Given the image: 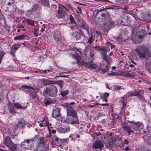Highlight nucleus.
Returning <instances> with one entry per match:
<instances>
[{"label": "nucleus", "instance_id": "nucleus-44", "mask_svg": "<svg viewBox=\"0 0 151 151\" xmlns=\"http://www.w3.org/2000/svg\"><path fill=\"white\" fill-rule=\"evenodd\" d=\"M121 88V86H114V91H117L118 90L120 89Z\"/></svg>", "mask_w": 151, "mask_h": 151}, {"label": "nucleus", "instance_id": "nucleus-33", "mask_svg": "<svg viewBox=\"0 0 151 151\" xmlns=\"http://www.w3.org/2000/svg\"><path fill=\"white\" fill-rule=\"evenodd\" d=\"M21 45V44H14L12 47V48L14 50H17L19 48L20 46Z\"/></svg>", "mask_w": 151, "mask_h": 151}, {"label": "nucleus", "instance_id": "nucleus-26", "mask_svg": "<svg viewBox=\"0 0 151 151\" xmlns=\"http://www.w3.org/2000/svg\"><path fill=\"white\" fill-rule=\"evenodd\" d=\"M109 95V93H105L102 95H100L101 98L103 99L106 102H107V99Z\"/></svg>", "mask_w": 151, "mask_h": 151}, {"label": "nucleus", "instance_id": "nucleus-18", "mask_svg": "<svg viewBox=\"0 0 151 151\" xmlns=\"http://www.w3.org/2000/svg\"><path fill=\"white\" fill-rule=\"evenodd\" d=\"M134 96H139L143 93V91L139 88L134 90Z\"/></svg>", "mask_w": 151, "mask_h": 151}, {"label": "nucleus", "instance_id": "nucleus-5", "mask_svg": "<svg viewBox=\"0 0 151 151\" xmlns=\"http://www.w3.org/2000/svg\"><path fill=\"white\" fill-rule=\"evenodd\" d=\"M85 60L93 62L94 55L92 51L87 47H86L83 49L82 54Z\"/></svg>", "mask_w": 151, "mask_h": 151}, {"label": "nucleus", "instance_id": "nucleus-37", "mask_svg": "<svg viewBox=\"0 0 151 151\" xmlns=\"http://www.w3.org/2000/svg\"><path fill=\"white\" fill-rule=\"evenodd\" d=\"M128 74L129 75V77H134L135 74L132 70L128 71Z\"/></svg>", "mask_w": 151, "mask_h": 151}, {"label": "nucleus", "instance_id": "nucleus-46", "mask_svg": "<svg viewBox=\"0 0 151 151\" xmlns=\"http://www.w3.org/2000/svg\"><path fill=\"white\" fill-rule=\"evenodd\" d=\"M30 95L32 96V98H33L34 99L37 96L36 93L35 91V90L34 91H33Z\"/></svg>", "mask_w": 151, "mask_h": 151}, {"label": "nucleus", "instance_id": "nucleus-39", "mask_svg": "<svg viewBox=\"0 0 151 151\" xmlns=\"http://www.w3.org/2000/svg\"><path fill=\"white\" fill-rule=\"evenodd\" d=\"M29 88V86H27L26 85H23L22 86H21L19 87V89H21L22 90H23L24 89H27Z\"/></svg>", "mask_w": 151, "mask_h": 151}, {"label": "nucleus", "instance_id": "nucleus-35", "mask_svg": "<svg viewBox=\"0 0 151 151\" xmlns=\"http://www.w3.org/2000/svg\"><path fill=\"white\" fill-rule=\"evenodd\" d=\"M127 96L126 95L124 96L122 99H121V101L122 102L123 104L124 103H126L127 102Z\"/></svg>", "mask_w": 151, "mask_h": 151}, {"label": "nucleus", "instance_id": "nucleus-52", "mask_svg": "<svg viewBox=\"0 0 151 151\" xmlns=\"http://www.w3.org/2000/svg\"><path fill=\"white\" fill-rule=\"evenodd\" d=\"M58 5H59L58 4L55 5L53 4L51 6V8L53 9V10H55L57 8L58 6Z\"/></svg>", "mask_w": 151, "mask_h": 151}, {"label": "nucleus", "instance_id": "nucleus-12", "mask_svg": "<svg viewBox=\"0 0 151 151\" xmlns=\"http://www.w3.org/2000/svg\"><path fill=\"white\" fill-rule=\"evenodd\" d=\"M104 17H106V19L105 22L104 23V26H107L108 28H109L112 24H114V23L112 22L109 21V15L108 14H104Z\"/></svg>", "mask_w": 151, "mask_h": 151}, {"label": "nucleus", "instance_id": "nucleus-53", "mask_svg": "<svg viewBox=\"0 0 151 151\" xmlns=\"http://www.w3.org/2000/svg\"><path fill=\"white\" fill-rule=\"evenodd\" d=\"M11 50L10 51V53L12 55H14L15 52L16 50L13 49L11 47Z\"/></svg>", "mask_w": 151, "mask_h": 151}, {"label": "nucleus", "instance_id": "nucleus-8", "mask_svg": "<svg viewBox=\"0 0 151 151\" xmlns=\"http://www.w3.org/2000/svg\"><path fill=\"white\" fill-rule=\"evenodd\" d=\"M70 130V127L68 124L59 126L57 129V131L60 133H66L69 132Z\"/></svg>", "mask_w": 151, "mask_h": 151}, {"label": "nucleus", "instance_id": "nucleus-25", "mask_svg": "<svg viewBox=\"0 0 151 151\" xmlns=\"http://www.w3.org/2000/svg\"><path fill=\"white\" fill-rule=\"evenodd\" d=\"M53 140L55 141L56 144L59 145L62 143V142L63 141L61 139H59L57 137H54L53 138Z\"/></svg>", "mask_w": 151, "mask_h": 151}, {"label": "nucleus", "instance_id": "nucleus-19", "mask_svg": "<svg viewBox=\"0 0 151 151\" xmlns=\"http://www.w3.org/2000/svg\"><path fill=\"white\" fill-rule=\"evenodd\" d=\"M9 110L10 113L12 114H15L16 112L14 110V108L13 106L11 104H9L8 106Z\"/></svg>", "mask_w": 151, "mask_h": 151}, {"label": "nucleus", "instance_id": "nucleus-10", "mask_svg": "<svg viewBox=\"0 0 151 151\" xmlns=\"http://www.w3.org/2000/svg\"><path fill=\"white\" fill-rule=\"evenodd\" d=\"M104 146V143L100 140H97L93 143V148L95 150L99 149L101 150Z\"/></svg>", "mask_w": 151, "mask_h": 151}, {"label": "nucleus", "instance_id": "nucleus-20", "mask_svg": "<svg viewBox=\"0 0 151 151\" xmlns=\"http://www.w3.org/2000/svg\"><path fill=\"white\" fill-rule=\"evenodd\" d=\"M8 147H9L8 150L11 151H16L17 149V145L13 142Z\"/></svg>", "mask_w": 151, "mask_h": 151}, {"label": "nucleus", "instance_id": "nucleus-54", "mask_svg": "<svg viewBox=\"0 0 151 151\" xmlns=\"http://www.w3.org/2000/svg\"><path fill=\"white\" fill-rule=\"evenodd\" d=\"M105 116V114H103L102 113H99L98 115L97 116V118H99L101 117L102 116Z\"/></svg>", "mask_w": 151, "mask_h": 151}, {"label": "nucleus", "instance_id": "nucleus-51", "mask_svg": "<svg viewBox=\"0 0 151 151\" xmlns=\"http://www.w3.org/2000/svg\"><path fill=\"white\" fill-rule=\"evenodd\" d=\"M24 123V120L22 119H21L17 123L19 124H22Z\"/></svg>", "mask_w": 151, "mask_h": 151}, {"label": "nucleus", "instance_id": "nucleus-57", "mask_svg": "<svg viewBox=\"0 0 151 151\" xmlns=\"http://www.w3.org/2000/svg\"><path fill=\"white\" fill-rule=\"evenodd\" d=\"M127 96H134V91L133 92H132L129 93H128L127 94Z\"/></svg>", "mask_w": 151, "mask_h": 151}, {"label": "nucleus", "instance_id": "nucleus-64", "mask_svg": "<svg viewBox=\"0 0 151 151\" xmlns=\"http://www.w3.org/2000/svg\"><path fill=\"white\" fill-rule=\"evenodd\" d=\"M13 0H11L10 2H8L7 4L9 6H10L13 3Z\"/></svg>", "mask_w": 151, "mask_h": 151}, {"label": "nucleus", "instance_id": "nucleus-29", "mask_svg": "<svg viewBox=\"0 0 151 151\" xmlns=\"http://www.w3.org/2000/svg\"><path fill=\"white\" fill-rule=\"evenodd\" d=\"M41 3L42 5L47 7L49 6L48 0H41Z\"/></svg>", "mask_w": 151, "mask_h": 151}, {"label": "nucleus", "instance_id": "nucleus-48", "mask_svg": "<svg viewBox=\"0 0 151 151\" xmlns=\"http://www.w3.org/2000/svg\"><path fill=\"white\" fill-rule=\"evenodd\" d=\"M30 142V140L29 139L27 140L26 142L24 141L21 144L22 145H24L25 146H27Z\"/></svg>", "mask_w": 151, "mask_h": 151}, {"label": "nucleus", "instance_id": "nucleus-23", "mask_svg": "<svg viewBox=\"0 0 151 151\" xmlns=\"http://www.w3.org/2000/svg\"><path fill=\"white\" fill-rule=\"evenodd\" d=\"M73 35L75 37L77 40L80 39L81 37V34L77 31H75L73 33Z\"/></svg>", "mask_w": 151, "mask_h": 151}, {"label": "nucleus", "instance_id": "nucleus-40", "mask_svg": "<svg viewBox=\"0 0 151 151\" xmlns=\"http://www.w3.org/2000/svg\"><path fill=\"white\" fill-rule=\"evenodd\" d=\"M93 36L91 35L88 38L87 42L89 44H91L93 40Z\"/></svg>", "mask_w": 151, "mask_h": 151}, {"label": "nucleus", "instance_id": "nucleus-16", "mask_svg": "<svg viewBox=\"0 0 151 151\" xmlns=\"http://www.w3.org/2000/svg\"><path fill=\"white\" fill-rule=\"evenodd\" d=\"M102 58L106 61L108 64H110L111 63L112 60L111 57L107 55L105 53H102Z\"/></svg>", "mask_w": 151, "mask_h": 151}, {"label": "nucleus", "instance_id": "nucleus-41", "mask_svg": "<svg viewBox=\"0 0 151 151\" xmlns=\"http://www.w3.org/2000/svg\"><path fill=\"white\" fill-rule=\"evenodd\" d=\"M29 93L30 94L35 91V89L29 86V88H28L27 90Z\"/></svg>", "mask_w": 151, "mask_h": 151}, {"label": "nucleus", "instance_id": "nucleus-38", "mask_svg": "<svg viewBox=\"0 0 151 151\" xmlns=\"http://www.w3.org/2000/svg\"><path fill=\"white\" fill-rule=\"evenodd\" d=\"M122 75L125 77H129V75L128 73V71H124L122 72Z\"/></svg>", "mask_w": 151, "mask_h": 151}, {"label": "nucleus", "instance_id": "nucleus-45", "mask_svg": "<svg viewBox=\"0 0 151 151\" xmlns=\"http://www.w3.org/2000/svg\"><path fill=\"white\" fill-rule=\"evenodd\" d=\"M93 134L94 137L97 138H98V137L101 134V133L100 132H96L94 133Z\"/></svg>", "mask_w": 151, "mask_h": 151}, {"label": "nucleus", "instance_id": "nucleus-21", "mask_svg": "<svg viewBox=\"0 0 151 151\" xmlns=\"http://www.w3.org/2000/svg\"><path fill=\"white\" fill-rule=\"evenodd\" d=\"M42 7L39 5L36 4L34 5L32 9V10L33 12H37L41 10Z\"/></svg>", "mask_w": 151, "mask_h": 151}, {"label": "nucleus", "instance_id": "nucleus-30", "mask_svg": "<svg viewBox=\"0 0 151 151\" xmlns=\"http://www.w3.org/2000/svg\"><path fill=\"white\" fill-rule=\"evenodd\" d=\"M26 21L28 24L32 26H34L35 25V21L34 20H32L30 19H28L26 20Z\"/></svg>", "mask_w": 151, "mask_h": 151}, {"label": "nucleus", "instance_id": "nucleus-31", "mask_svg": "<svg viewBox=\"0 0 151 151\" xmlns=\"http://www.w3.org/2000/svg\"><path fill=\"white\" fill-rule=\"evenodd\" d=\"M70 21L72 24H74L75 26H76L77 25V24L76 22H75L74 19L73 17L71 15H70Z\"/></svg>", "mask_w": 151, "mask_h": 151}, {"label": "nucleus", "instance_id": "nucleus-32", "mask_svg": "<svg viewBox=\"0 0 151 151\" xmlns=\"http://www.w3.org/2000/svg\"><path fill=\"white\" fill-rule=\"evenodd\" d=\"M150 14L149 13H148L145 14L144 13H142L141 14V16L142 17L145 19H147L149 17Z\"/></svg>", "mask_w": 151, "mask_h": 151}, {"label": "nucleus", "instance_id": "nucleus-4", "mask_svg": "<svg viewBox=\"0 0 151 151\" xmlns=\"http://www.w3.org/2000/svg\"><path fill=\"white\" fill-rule=\"evenodd\" d=\"M58 92L56 87L54 85H51L47 87L43 91V94L44 96H49L51 97H54L56 95Z\"/></svg>", "mask_w": 151, "mask_h": 151}, {"label": "nucleus", "instance_id": "nucleus-6", "mask_svg": "<svg viewBox=\"0 0 151 151\" xmlns=\"http://www.w3.org/2000/svg\"><path fill=\"white\" fill-rule=\"evenodd\" d=\"M68 10L65 6L58 5V10L56 15L59 18H64L66 14V11Z\"/></svg>", "mask_w": 151, "mask_h": 151}, {"label": "nucleus", "instance_id": "nucleus-55", "mask_svg": "<svg viewBox=\"0 0 151 151\" xmlns=\"http://www.w3.org/2000/svg\"><path fill=\"white\" fill-rule=\"evenodd\" d=\"M48 120L47 119H46L45 121H44V123H43L44 124V126H46V125H48L49 124Z\"/></svg>", "mask_w": 151, "mask_h": 151}, {"label": "nucleus", "instance_id": "nucleus-43", "mask_svg": "<svg viewBox=\"0 0 151 151\" xmlns=\"http://www.w3.org/2000/svg\"><path fill=\"white\" fill-rule=\"evenodd\" d=\"M147 142L148 145H151V136H149L147 137Z\"/></svg>", "mask_w": 151, "mask_h": 151}, {"label": "nucleus", "instance_id": "nucleus-11", "mask_svg": "<svg viewBox=\"0 0 151 151\" xmlns=\"http://www.w3.org/2000/svg\"><path fill=\"white\" fill-rule=\"evenodd\" d=\"M60 108H56L55 109L53 110L52 114V116L55 118L59 117L60 116Z\"/></svg>", "mask_w": 151, "mask_h": 151}, {"label": "nucleus", "instance_id": "nucleus-42", "mask_svg": "<svg viewBox=\"0 0 151 151\" xmlns=\"http://www.w3.org/2000/svg\"><path fill=\"white\" fill-rule=\"evenodd\" d=\"M94 48L96 50L100 52L101 51V46L96 45L94 47Z\"/></svg>", "mask_w": 151, "mask_h": 151}, {"label": "nucleus", "instance_id": "nucleus-27", "mask_svg": "<svg viewBox=\"0 0 151 151\" xmlns=\"http://www.w3.org/2000/svg\"><path fill=\"white\" fill-rule=\"evenodd\" d=\"M128 17L126 16H124L122 18V20L121 21V22H124V23L122 24L124 25H127L128 21Z\"/></svg>", "mask_w": 151, "mask_h": 151}, {"label": "nucleus", "instance_id": "nucleus-3", "mask_svg": "<svg viewBox=\"0 0 151 151\" xmlns=\"http://www.w3.org/2000/svg\"><path fill=\"white\" fill-rule=\"evenodd\" d=\"M71 55L73 58L77 60V63L79 64H81V65L85 64L86 68H89L92 69H94L96 68L97 66L96 65L92 64L91 63L92 62L90 61V62H87L85 63L83 61H82L81 63V58L80 56L78 53H76L74 54H72Z\"/></svg>", "mask_w": 151, "mask_h": 151}, {"label": "nucleus", "instance_id": "nucleus-58", "mask_svg": "<svg viewBox=\"0 0 151 151\" xmlns=\"http://www.w3.org/2000/svg\"><path fill=\"white\" fill-rule=\"evenodd\" d=\"M67 6L69 9H70L71 10H73V7L72 6V5L69 4H66Z\"/></svg>", "mask_w": 151, "mask_h": 151}, {"label": "nucleus", "instance_id": "nucleus-49", "mask_svg": "<svg viewBox=\"0 0 151 151\" xmlns=\"http://www.w3.org/2000/svg\"><path fill=\"white\" fill-rule=\"evenodd\" d=\"M101 122L104 126H106L108 124L107 121L104 119H102L101 121Z\"/></svg>", "mask_w": 151, "mask_h": 151}, {"label": "nucleus", "instance_id": "nucleus-47", "mask_svg": "<svg viewBox=\"0 0 151 151\" xmlns=\"http://www.w3.org/2000/svg\"><path fill=\"white\" fill-rule=\"evenodd\" d=\"M63 81L60 80L57 82V84L60 86V88H61L63 86Z\"/></svg>", "mask_w": 151, "mask_h": 151}, {"label": "nucleus", "instance_id": "nucleus-50", "mask_svg": "<svg viewBox=\"0 0 151 151\" xmlns=\"http://www.w3.org/2000/svg\"><path fill=\"white\" fill-rule=\"evenodd\" d=\"M47 72V70H39V73L40 74H45Z\"/></svg>", "mask_w": 151, "mask_h": 151}, {"label": "nucleus", "instance_id": "nucleus-17", "mask_svg": "<svg viewBox=\"0 0 151 151\" xmlns=\"http://www.w3.org/2000/svg\"><path fill=\"white\" fill-rule=\"evenodd\" d=\"M4 143L5 145L8 147L10 146V145L12 144L13 142L11 139L10 137L7 136L6 137Z\"/></svg>", "mask_w": 151, "mask_h": 151}, {"label": "nucleus", "instance_id": "nucleus-9", "mask_svg": "<svg viewBox=\"0 0 151 151\" xmlns=\"http://www.w3.org/2000/svg\"><path fill=\"white\" fill-rule=\"evenodd\" d=\"M67 116H78L76 111L73 109V108L70 106L69 105L66 107Z\"/></svg>", "mask_w": 151, "mask_h": 151}, {"label": "nucleus", "instance_id": "nucleus-22", "mask_svg": "<svg viewBox=\"0 0 151 151\" xmlns=\"http://www.w3.org/2000/svg\"><path fill=\"white\" fill-rule=\"evenodd\" d=\"M14 104V106L17 109H24L27 108V106H23L19 103H15Z\"/></svg>", "mask_w": 151, "mask_h": 151}, {"label": "nucleus", "instance_id": "nucleus-24", "mask_svg": "<svg viewBox=\"0 0 151 151\" xmlns=\"http://www.w3.org/2000/svg\"><path fill=\"white\" fill-rule=\"evenodd\" d=\"M109 48L108 47L101 46V51H102V52H101V54L102 55V53H105L108 51H109Z\"/></svg>", "mask_w": 151, "mask_h": 151}, {"label": "nucleus", "instance_id": "nucleus-36", "mask_svg": "<svg viewBox=\"0 0 151 151\" xmlns=\"http://www.w3.org/2000/svg\"><path fill=\"white\" fill-rule=\"evenodd\" d=\"M68 92L69 91L68 90H66L64 91L61 92L60 94L62 96H64L68 93Z\"/></svg>", "mask_w": 151, "mask_h": 151}, {"label": "nucleus", "instance_id": "nucleus-7", "mask_svg": "<svg viewBox=\"0 0 151 151\" xmlns=\"http://www.w3.org/2000/svg\"><path fill=\"white\" fill-rule=\"evenodd\" d=\"M64 122L72 124H80L78 116L74 117L68 116L64 121Z\"/></svg>", "mask_w": 151, "mask_h": 151}, {"label": "nucleus", "instance_id": "nucleus-15", "mask_svg": "<svg viewBox=\"0 0 151 151\" xmlns=\"http://www.w3.org/2000/svg\"><path fill=\"white\" fill-rule=\"evenodd\" d=\"M98 70L101 71L102 73H104L107 72V71L109 70V69L107 66H105L103 64H101L99 66Z\"/></svg>", "mask_w": 151, "mask_h": 151}, {"label": "nucleus", "instance_id": "nucleus-56", "mask_svg": "<svg viewBox=\"0 0 151 151\" xmlns=\"http://www.w3.org/2000/svg\"><path fill=\"white\" fill-rule=\"evenodd\" d=\"M40 144H41L42 145V147H44L45 144V142L44 141H42L39 142Z\"/></svg>", "mask_w": 151, "mask_h": 151}, {"label": "nucleus", "instance_id": "nucleus-13", "mask_svg": "<svg viewBox=\"0 0 151 151\" xmlns=\"http://www.w3.org/2000/svg\"><path fill=\"white\" fill-rule=\"evenodd\" d=\"M56 101V99H52L51 98L47 97L44 99L43 103L46 105H49L52 103H55Z\"/></svg>", "mask_w": 151, "mask_h": 151}, {"label": "nucleus", "instance_id": "nucleus-34", "mask_svg": "<svg viewBox=\"0 0 151 151\" xmlns=\"http://www.w3.org/2000/svg\"><path fill=\"white\" fill-rule=\"evenodd\" d=\"M25 36L24 35H22L19 36H16L14 37V40H21Z\"/></svg>", "mask_w": 151, "mask_h": 151}, {"label": "nucleus", "instance_id": "nucleus-28", "mask_svg": "<svg viewBox=\"0 0 151 151\" xmlns=\"http://www.w3.org/2000/svg\"><path fill=\"white\" fill-rule=\"evenodd\" d=\"M145 67L151 74V62L146 63L145 64Z\"/></svg>", "mask_w": 151, "mask_h": 151}, {"label": "nucleus", "instance_id": "nucleus-61", "mask_svg": "<svg viewBox=\"0 0 151 151\" xmlns=\"http://www.w3.org/2000/svg\"><path fill=\"white\" fill-rule=\"evenodd\" d=\"M108 74L109 76H114L116 75V73L115 72H112L110 73H108Z\"/></svg>", "mask_w": 151, "mask_h": 151}, {"label": "nucleus", "instance_id": "nucleus-59", "mask_svg": "<svg viewBox=\"0 0 151 151\" xmlns=\"http://www.w3.org/2000/svg\"><path fill=\"white\" fill-rule=\"evenodd\" d=\"M129 143V141L127 139H125L124 141V144L128 145Z\"/></svg>", "mask_w": 151, "mask_h": 151}, {"label": "nucleus", "instance_id": "nucleus-1", "mask_svg": "<svg viewBox=\"0 0 151 151\" xmlns=\"http://www.w3.org/2000/svg\"><path fill=\"white\" fill-rule=\"evenodd\" d=\"M121 128L124 131H126L129 135L131 133L134 132L133 129L138 130L143 128L142 124L139 122L133 123L129 120L125 121L122 123Z\"/></svg>", "mask_w": 151, "mask_h": 151}, {"label": "nucleus", "instance_id": "nucleus-2", "mask_svg": "<svg viewBox=\"0 0 151 151\" xmlns=\"http://www.w3.org/2000/svg\"><path fill=\"white\" fill-rule=\"evenodd\" d=\"M139 58L142 60H147L150 56L151 54L147 47L142 46L135 49Z\"/></svg>", "mask_w": 151, "mask_h": 151}, {"label": "nucleus", "instance_id": "nucleus-63", "mask_svg": "<svg viewBox=\"0 0 151 151\" xmlns=\"http://www.w3.org/2000/svg\"><path fill=\"white\" fill-rule=\"evenodd\" d=\"M77 9H78V10L79 11V12H78V13H81L82 10L81 8L79 6H78L77 7Z\"/></svg>", "mask_w": 151, "mask_h": 151}, {"label": "nucleus", "instance_id": "nucleus-62", "mask_svg": "<svg viewBox=\"0 0 151 151\" xmlns=\"http://www.w3.org/2000/svg\"><path fill=\"white\" fill-rule=\"evenodd\" d=\"M122 4L126 3L128 2V0H120Z\"/></svg>", "mask_w": 151, "mask_h": 151}, {"label": "nucleus", "instance_id": "nucleus-14", "mask_svg": "<svg viewBox=\"0 0 151 151\" xmlns=\"http://www.w3.org/2000/svg\"><path fill=\"white\" fill-rule=\"evenodd\" d=\"M41 85L43 86L52 84L54 83V81L45 78H43L41 80Z\"/></svg>", "mask_w": 151, "mask_h": 151}, {"label": "nucleus", "instance_id": "nucleus-60", "mask_svg": "<svg viewBox=\"0 0 151 151\" xmlns=\"http://www.w3.org/2000/svg\"><path fill=\"white\" fill-rule=\"evenodd\" d=\"M4 55V52L3 51L0 50V57L2 58Z\"/></svg>", "mask_w": 151, "mask_h": 151}]
</instances>
